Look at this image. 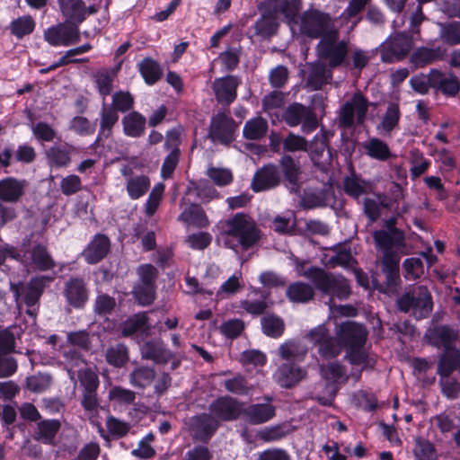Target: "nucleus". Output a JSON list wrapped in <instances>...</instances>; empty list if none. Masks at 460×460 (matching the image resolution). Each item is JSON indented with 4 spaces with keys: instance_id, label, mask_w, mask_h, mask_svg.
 I'll return each instance as SVG.
<instances>
[{
    "instance_id": "obj_1",
    "label": "nucleus",
    "mask_w": 460,
    "mask_h": 460,
    "mask_svg": "<svg viewBox=\"0 0 460 460\" xmlns=\"http://www.w3.org/2000/svg\"><path fill=\"white\" fill-rule=\"evenodd\" d=\"M220 238L226 248L247 251L260 242L261 231L250 215L239 212L220 222Z\"/></svg>"
},
{
    "instance_id": "obj_2",
    "label": "nucleus",
    "mask_w": 460,
    "mask_h": 460,
    "mask_svg": "<svg viewBox=\"0 0 460 460\" xmlns=\"http://www.w3.org/2000/svg\"><path fill=\"white\" fill-rule=\"evenodd\" d=\"M335 334L341 348L346 351L345 358L352 366L375 367L376 360L365 349L368 332L363 324L353 321L343 322L336 325Z\"/></svg>"
},
{
    "instance_id": "obj_3",
    "label": "nucleus",
    "mask_w": 460,
    "mask_h": 460,
    "mask_svg": "<svg viewBox=\"0 0 460 460\" xmlns=\"http://www.w3.org/2000/svg\"><path fill=\"white\" fill-rule=\"evenodd\" d=\"M302 7L301 0H264L258 4L260 18L253 24L254 34L261 39L276 35L279 27V15L288 23L295 21Z\"/></svg>"
},
{
    "instance_id": "obj_4",
    "label": "nucleus",
    "mask_w": 460,
    "mask_h": 460,
    "mask_svg": "<svg viewBox=\"0 0 460 460\" xmlns=\"http://www.w3.org/2000/svg\"><path fill=\"white\" fill-rule=\"evenodd\" d=\"M300 275L309 279L323 295L345 300L351 293L349 282L346 278L327 272L322 268L312 266L303 270Z\"/></svg>"
},
{
    "instance_id": "obj_5",
    "label": "nucleus",
    "mask_w": 460,
    "mask_h": 460,
    "mask_svg": "<svg viewBox=\"0 0 460 460\" xmlns=\"http://www.w3.org/2000/svg\"><path fill=\"white\" fill-rule=\"evenodd\" d=\"M336 20L330 13L317 8H308L296 15L291 23L299 25V31L311 39H322L337 30Z\"/></svg>"
},
{
    "instance_id": "obj_6",
    "label": "nucleus",
    "mask_w": 460,
    "mask_h": 460,
    "mask_svg": "<svg viewBox=\"0 0 460 460\" xmlns=\"http://www.w3.org/2000/svg\"><path fill=\"white\" fill-rule=\"evenodd\" d=\"M11 252L13 256H17V261L24 266L40 271L52 270L56 266L45 243H38L31 239L23 240L21 248L11 250Z\"/></svg>"
},
{
    "instance_id": "obj_7",
    "label": "nucleus",
    "mask_w": 460,
    "mask_h": 460,
    "mask_svg": "<svg viewBox=\"0 0 460 460\" xmlns=\"http://www.w3.org/2000/svg\"><path fill=\"white\" fill-rule=\"evenodd\" d=\"M397 309L402 313L412 312L417 319L429 315L433 308L432 296L425 286L415 287L403 293L396 300Z\"/></svg>"
},
{
    "instance_id": "obj_8",
    "label": "nucleus",
    "mask_w": 460,
    "mask_h": 460,
    "mask_svg": "<svg viewBox=\"0 0 460 460\" xmlns=\"http://www.w3.org/2000/svg\"><path fill=\"white\" fill-rule=\"evenodd\" d=\"M317 56L325 60L331 68L345 64L349 53V42L340 40L339 31L323 37L316 45Z\"/></svg>"
},
{
    "instance_id": "obj_9",
    "label": "nucleus",
    "mask_w": 460,
    "mask_h": 460,
    "mask_svg": "<svg viewBox=\"0 0 460 460\" xmlns=\"http://www.w3.org/2000/svg\"><path fill=\"white\" fill-rule=\"evenodd\" d=\"M46 286V279L39 277L32 279L26 286L21 287L16 284H11L10 289L13 294L15 302L19 300L24 302L27 306L26 314L30 315L33 321L36 320L39 313L40 299L43 294Z\"/></svg>"
},
{
    "instance_id": "obj_10",
    "label": "nucleus",
    "mask_w": 460,
    "mask_h": 460,
    "mask_svg": "<svg viewBox=\"0 0 460 460\" xmlns=\"http://www.w3.org/2000/svg\"><path fill=\"white\" fill-rule=\"evenodd\" d=\"M369 102L360 92L355 93L340 109L339 125L343 128H350L357 123L361 125L367 118Z\"/></svg>"
},
{
    "instance_id": "obj_11",
    "label": "nucleus",
    "mask_w": 460,
    "mask_h": 460,
    "mask_svg": "<svg viewBox=\"0 0 460 460\" xmlns=\"http://www.w3.org/2000/svg\"><path fill=\"white\" fill-rule=\"evenodd\" d=\"M317 352L323 359L336 358L341 351L337 336H332L324 324H320L312 329L306 335Z\"/></svg>"
},
{
    "instance_id": "obj_12",
    "label": "nucleus",
    "mask_w": 460,
    "mask_h": 460,
    "mask_svg": "<svg viewBox=\"0 0 460 460\" xmlns=\"http://www.w3.org/2000/svg\"><path fill=\"white\" fill-rule=\"evenodd\" d=\"M43 38L52 47H67L81 40L79 27L66 21L46 29Z\"/></svg>"
},
{
    "instance_id": "obj_13",
    "label": "nucleus",
    "mask_w": 460,
    "mask_h": 460,
    "mask_svg": "<svg viewBox=\"0 0 460 460\" xmlns=\"http://www.w3.org/2000/svg\"><path fill=\"white\" fill-rule=\"evenodd\" d=\"M243 403L230 395L217 397L208 406L209 414L217 422L234 421L242 416Z\"/></svg>"
},
{
    "instance_id": "obj_14",
    "label": "nucleus",
    "mask_w": 460,
    "mask_h": 460,
    "mask_svg": "<svg viewBox=\"0 0 460 460\" xmlns=\"http://www.w3.org/2000/svg\"><path fill=\"white\" fill-rule=\"evenodd\" d=\"M237 127L232 117L218 111L211 118L208 134L213 141L227 145L234 140Z\"/></svg>"
},
{
    "instance_id": "obj_15",
    "label": "nucleus",
    "mask_w": 460,
    "mask_h": 460,
    "mask_svg": "<svg viewBox=\"0 0 460 460\" xmlns=\"http://www.w3.org/2000/svg\"><path fill=\"white\" fill-rule=\"evenodd\" d=\"M219 428L217 420L209 413L192 416L189 420V432L193 441L207 444Z\"/></svg>"
},
{
    "instance_id": "obj_16",
    "label": "nucleus",
    "mask_w": 460,
    "mask_h": 460,
    "mask_svg": "<svg viewBox=\"0 0 460 460\" xmlns=\"http://www.w3.org/2000/svg\"><path fill=\"white\" fill-rule=\"evenodd\" d=\"M412 45V39L407 33H397L385 43L381 49V59L385 63L400 61L409 54Z\"/></svg>"
},
{
    "instance_id": "obj_17",
    "label": "nucleus",
    "mask_w": 460,
    "mask_h": 460,
    "mask_svg": "<svg viewBox=\"0 0 460 460\" xmlns=\"http://www.w3.org/2000/svg\"><path fill=\"white\" fill-rule=\"evenodd\" d=\"M62 294L68 305L81 310L89 300L90 289L84 279L72 277L64 283Z\"/></svg>"
},
{
    "instance_id": "obj_18",
    "label": "nucleus",
    "mask_w": 460,
    "mask_h": 460,
    "mask_svg": "<svg viewBox=\"0 0 460 460\" xmlns=\"http://www.w3.org/2000/svg\"><path fill=\"white\" fill-rule=\"evenodd\" d=\"M180 144V131L177 128L168 130L165 136L164 148L169 151V154L165 156L161 168V176L164 180L172 178L179 164L181 156Z\"/></svg>"
},
{
    "instance_id": "obj_19",
    "label": "nucleus",
    "mask_w": 460,
    "mask_h": 460,
    "mask_svg": "<svg viewBox=\"0 0 460 460\" xmlns=\"http://www.w3.org/2000/svg\"><path fill=\"white\" fill-rule=\"evenodd\" d=\"M300 198V206L304 209L324 208L335 203V193L332 186L307 187Z\"/></svg>"
},
{
    "instance_id": "obj_20",
    "label": "nucleus",
    "mask_w": 460,
    "mask_h": 460,
    "mask_svg": "<svg viewBox=\"0 0 460 460\" xmlns=\"http://www.w3.org/2000/svg\"><path fill=\"white\" fill-rule=\"evenodd\" d=\"M306 370L293 361L280 364L273 373V380L281 388L290 389L306 376Z\"/></svg>"
},
{
    "instance_id": "obj_21",
    "label": "nucleus",
    "mask_w": 460,
    "mask_h": 460,
    "mask_svg": "<svg viewBox=\"0 0 460 460\" xmlns=\"http://www.w3.org/2000/svg\"><path fill=\"white\" fill-rule=\"evenodd\" d=\"M240 84L238 76L233 75L216 78L212 83V90L217 102L224 106H229L237 97Z\"/></svg>"
},
{
    "instance_id": "obj_22",
    "label": "nucleus",
    "mask_w": 460,
    "mask_h": 460,
    "mask_svg": "<svg viewBox=\"0 0 460 460\" xmlns=\"http://www.w3.org/2000/svg\"><path fill=\"white\" fill-rule=\"evenodd\" d=\"M140 354L143 359L151 360L157 365H165L176 357V353L167 349L161 339L145 341L140 347Z\"/></svg>"
},
{
    "instance_id": "obj_23",
    "label": "nucleus",
    "mask_w": 460,
    "mask_h": 460,
    "mask_svg": "<svg viewBox=\"0 0 460 460\" xmlns=\"http://www.w3.org/2000/svg\"><path fill=\"white\" fill-rule=\"evenodd\" d=\"M372 236L376 248L381 251L383 254H398V251L405 246L403 231H374Z\"/></svg>"
},
{
    "instance_id": "obj_24",
    "label": "nucleus",
    "mask_w": 460,
    "mask_h": 460,
    "mask_svg": "<svg viewBox=\"0 0 460 460\" xmlns=\"http://www.w3.org/2000/svg\"><path fill=\"white\" fill-rule=\"evenodd\" d=\"M280 179L281 175L279 167L269 164L254 173L251 188L255 192L270 190L279 184Z\"/></svg>"
},
{
    "instance_id": "obj_25",
    "label": "nucleus",
    "mask_w": 460,
    "mask_h": 460,
    "mask_svg": "<svg viewBox=\"0 0 460 460\" xmlns=\"http://www.w3.org/2000/svg\"><path fill=\"white\" fill-rule=\"evenodd\" d=\"M267 402L252 403L243 407V419L251 425H260L270 420L276 414V408L270 402L271 397H267Z\"/></svg>"
},
{
    "instance_id": "obj_26",
    "label": "nucleus",
    "mask_w": 460,
    "mask_h": 460,
    "mask_svg": "<svg viewBox=\"0 0 460 460\" xmlns=\"http://www.w3.org/2000/svg\"><path fill=\"white\" fill-rule=\"evenodd\" d=\"M270 293L261 288H254L245 300L240 302V307L252 316L263 314L273 304L270 298Z\"/></svg>"
},
{
    "instance_id": "obj_27",
    "label": "nucleus",
    "mask_w": 460,
    "mask_h": 460,
    "mask_svg": "<svg viewBox=\"0 0 460 460\" xmlns=\"http://www.w3.org/2000/svg\"><path fill=\"white\" fill-rule=\"evenodd\" d=\"M61 429V421L57 419H41L32 429V438L44 445L56 446L57 435Z\"/></svg>"
},
{
    "instance_id": "obj_28",
    "label": "nucleus",
    "mask_w": 460,
    "mask_h": 460,
    "mask_svg": "<svg viewBox=\"0 0 460 460\" xmlns=\"http://www.w3.org/2000/svg\"><path fill=\"white\" fill-rule=\"evenodd\" d=\"M459 332L448 325L435 326L429 334L430 343L437 348H443L444 351L457 349L456 343L458 341Z\"/></svg>"
},
{
    "instance_id": "obj_29",
    "label": "nucleus",
    "mask_w": 460,
    "mask_h": 460,
    "mask_svg": "<svg viewBox=\"0 0 460 460\" xmlns=\"http://www.w3.org/2000/svg\"><path fill=\"white\" fill-rule=\"evenodd\" d=\"M74 147L67 143H55L45 150V158L50 168H66L71 164Z\"/></svg>"
},
{
    "instance_id": "obj_30",
    "label": "nucleus",
    "mask_w": 460,
    "mask_h": 460,
    "mask_svg": "<svg viewBox=\"0 0 460 460\" xmlns=\"http://www.w3.org/2000/svg\"><path fill=\"white\" fill-rule=\"evenodd\" d=\"M110 239L102 234H97L82 252V257L88 264L100 262L110 251Z\"/></svg>"
},
{
    "instance_id": "obj_31",
    "label": "nucleus",
    "mask_w": 460,
    "mask_h": 460,
    "mask_svg": "<svg viewBox=\"0 0 460 460\" xmlns=\"http://www.w3.org/2000/svg\"><path fill=\"white\" fill-rule=\"evenodd\" d=\"M399 262V254H383L381 271L385 275V284L387 291H394L401 283Z\"/></svg>"
},
{
    "instance_id": "obj_32",
    "label": "nucleus",
    "mask_w": 460,
    "mask_h": 460,
    "mask_svg": "<svg viewBox=\"0 0 460 460\" xmlns=\"http://www.w3.org/2000/svg\"><path fill=\"white\" fill-rule=\"evenodd\" d=\"M430 87L447 96H456L460 90V84L452 75L432 69L429 74Z\"/></svg>"
},
{
    "instance_id": "obj_33",
    "label": "nucleus",
    "mask_w": 460,
    "mask_h": 460,
    "mask_svg": "<svg viewBox=\"0 0 460 460\" xmlns=\"http://www.w3.org/2000/svg\"><path fill=\"white\" fill-rule=\"evenodd\" d=\"M279 165L284 175L287 188L291 193L298 194L301 189L299 181V163L292 156L285 155L280 158Z\"/></svg>"
},
{
    "instance_id": "obj_34",
    "label": "nucleus",
    "mask_w": 460,
    "mask_h": 460,
    "mask_svg": "<svg viewBox=\"0 0 460 460\" xmlns=\"http://www.w3.org/2000/svg\"><path fill=\"white\" fill-rule=\"evenodd\" d=\"M28 183L25 180L6 177L0 181V199L14 203L23 196Z\"/></svg>"
},
{
    "instance_id": "obj_35",
    "label": "nucleus",
    "mask_w": 460,
    "mask_h": 460,
    "mask_svg": "<svg viewBox=\"0 0 460 460\" xmlns=\"http://www.w3.org/2000/svg\"><path fill=\"white\" fill-rule=\"evenodd\" d=\"M58 3L66 22L79 27L85 21L83 0H58Z\"/></svg>"
},
{
    "instance_id": "obj_36",
    "label": "nucleus",
    "mask_w": 460,
    "mask_h": 460,
    "mask_svg": "<svg viewBox=\"0 0 460 460\" xmlns=\"http://www.w3.org/2000/svg\"><path fill=\"white\" fill-rule=\"evenodd\" d=\"M123 133L129 137H141L146 131V119L138 111H131L121 119Z\"/></svg>"
},
{
    "instance_id": "obj_37",
    "label": "nucleus",
    "mask_w": 460,
    "mask_h": 460,
    "mask_svg": "<svg viewBox=\"0 0 460 460\" xmlns=\"http://www.w3.org/2000/svg\"><path fill=\"white\" fill-rule=\"evenodd\" d=\"M156 377V372L153 367L137 365L128 375V382L132 387L145 390L149 387Z\"/></svg>"
},
{
    "instance_id": "obj_38",
    "label": "nucleus",
    "mask_w": 460,
    "mask_h": 460,
    "mask_svg": "<svg viewBox=\"0 0 460 460\" xmlns=\"http://www.w3.org/2000/svg\"><path fill=\"white\" fill-rule=\"evenodd\" d=\"M119 69L120 66L118 65L114 67H102L94 73L93 79L96 84V88L100 95H102L103 98L111 93L113 89V82L117 77Z\"/></svg>"
},
{
    "instance_id": "obj_39",
    "label": "nucleus",
    "mask_w": 460,
    "mask_h": 460,
    "mask_svg": "<svg viewBox=\"0 0 460 460\" xmlns=\"http://www.w3.org/2000/svg\"><path fill=\"white\" fill-rule=\"evenodd\" d=\"M119 121V114L115 109L110 108L103 103L100 112V128L95 142L107 139L112 135V128Z\"/></svg>"
},
{
    "instance_id": "obj_40",
    "label": "nucleus",
    "mask_w": 460,
    "mask_h": 460,
    "mask_svg": "<svg viewBox=\"0 0 460 460\" xmlns=\"http://www.w3.org/2000/svg\"><path fill=\"white\" fill-rule=\"evenodd\" d=\"M178 220L199 228L207 227L209 225L204 209L199 205L194 203L183 208L178 217Z\"/></svg>"
},
{
    "instance_id": "obj_41",
    "label": "nucleus",
    "mask_w": 460,
    "mask_h": 460,
    "mask_svg": "<svg viewBox=\"0 0 460 460\" xmlns=\"http://www.w3.org/2000/svg\"><path fill=\"white\" fill-rule=\"evenodd\" d=\"M363 148L367 156L372 159L385 162L394 157L389 146L378 137H371L363 144Z\"/></svg>"
},
{
    "instance_id": "obj_42",
    "label": "nucleus",
    "mask_w": 460,
    "mask_h": 460,
    "mask_svg": "<svg viewBox=\"0 0 460 460\" xmlns=\"http://www.w3.org/2000/svg\"><path fill=\"white\" fill-rule=\"evenodd\" d=\"M445 49L440 47L417 49L411 57V64L416 67H423L443 58Z\"/></svg>"
},
{
    "instance_id": "obj_43",
    "label": "nucleus",
    "mask_w": 460,
    "mask_h": 460,
    "mask_svg": "<svg viewBox=\"0 0 460 460\" xmlns=\"http://www.w3.org/2000/svg\"><path fill=\"white\" fill-rule=\"evenodd\" d=\"M137 69L145 83L154 85L163 77L164 72L160 64L152 58H145L137 64Z\"/></svg>"
},
{
    "instance_id": "obj_44",
    "label": "nucleus",
    "mask_w": 460,
    "mask_h": 460,
    "mask_svg": "<svg viewBox=\"0 0 460 460\" xmlns=\"http://www.w3.org/2000/svg\"><path fill=\"white\" fill-rule=\"evenodd\" d=\"M261 326L262 333L272 339L280 338L286 329L284 320L274 314H264L261 318Z\"/></svg>"
},
{
    "instance_id": "obj_45",
    "label": "nucleus",
    "mask_w": 460,
    "mask_h": 460,
    "mask_svg": "<svg viewBox=\"0 0 460 460\" xmlns=\"http://www.w3.org/2000/svg\"><path fill=\"white\" fill-rule=\"evenodd\" d=\"M268 122L262 117H255L247 120L243 128V137L249 140H259L266 136Z\"/></svg>"
},
{
    "instance_id": "obj_46",
    "label": "nucleus",
    "mask_w": 460,
    "mask_h": 460,
    "mask_svg": "<svg viewBox=\"0 0 460 460\" xmlns=\"http://www.w3.org/2000/svg\"><path fill=\"white\" fill-rule=\"evenodd\" d=\"M23 330L21 326L11 325L0 331V354H8L14 350L15 341L21 339Z\"/></svg>"
},
{
    "instance_id": "obj_47",
    "label": "nucleus",
    "mask_w": 460,
    "mask_h": 460,
    "mask_svg": "<svg viewBox=\"0 0 460 460\" xmlns=\"http://www.w3.org/2000/svg\"><path fill=\"white\" fill-rule=\"evenodd\" d=\"M150 179L148 176L141 174L135 177H129L126 180V190L131 199H138L143 197L150 188Z\"/></svg>"
},
{
    "instance_id": "obj_48",
    "label": "nucleus",
    "mask_w": 460,
    "mask_h": 460,
    "mask_svg": "<svg viewBox=\"0 0 460 460\" xmlns=\"http://www.w3.org/2000/svg\"><path fill=\"white\" fill-rule=\"evenodd\" d=\"M459 350L454 349L449 352L444 351L439 357L437 373L440 377H448L458 368L459 366Z\"/></svg>"
},
{
    "instance_id": "obj_49",
    "label": "nucleus",
    "mask_w": 460,
    "mask_h": 460,
    "mask_svg": "<svg viewBox=\"0 0 460 460\" xmlns=\"http://www.w3.org/2000/svg\"><path fill=\"white\" fill-rule=\"evenodd\" d=\"M36 22L31 15H22L13 20L9 24V30L12 35L16 39L22 40L35 30Z\"/></svg>"
},
{
    "instance_id": "obj_50",
    "label": "nucleus",
    "mask_w": 460,
    "mask_h": 460,
    "mask_svg": "<svg viewBox=\"0 0 460 460\" xmlns=\"http://www.w3.org/2000/svg\"><path fill=\"white\" fill-rule=\"evenodd\" d=\"M332 78L331 73L322 65L314 66L307 75L305 85L311 91H317L327 84Z\"/></svg>"
},
{
    "instance_id": "obj_51",
    "label": "nucleus",
    "mask_w": 460,
    "mask_h": 460,
    "mask_svg": "<svg viewBox=\"0 0 460 460\" xmlns=\"http://www.w3.org/2000/svg\"><path fill=\"white\" fill-rule=\"evenodd\" d=\"M287 296L293 302L306 303L313 299L314 291L311 285L297 281L288 286Z\"/></svg>"
},
{
    "instance_id": "obj_52",
    "label": "nucleus",
    "mask_w": 460,
    "mask_h": 460,
    "mask_svg": "<svg viewBox=\"0 0 460 460\" xmlns=\"http://www.w3.org/2000/svg\"><path fill=\"white\" fill-rule=\"evenodd\" d=\"M105 358L109 365L122 367L129 360L128 349L123 343H117L107 349Z\"/></svg>"
},
{
    "instance_id": "obj_53",
    "label": "nucleus",
    "mask_w": 460,
    "mask_h": 460,
    "mask_svg": "<svg viewBox=\"0 0 460 460\" xmlns=\"http://www.w3.org/2000/svg\"><path fill=\"white\" fill-rule=\"evenodd\" d=\"M401 111L398 103L389 102L385 113L377 128L390 134L399 124Z\"/></svg>"
},
{
    "instance_id": "obj_54",
    "label": "nucleus",
    "mask_w": 460,
    "mask_h": 460,
    "mask_svg": "<svg viewBox=\"0 0 460 460\" xmlns=\"http://www.w3.org/2000/svg\"><path fill=\"white\" fill-rule=\"evenodd\" d=\"M327 148L326 138L323 135L316 134L310 144L307 143V150L310 153L311 160L319 168H323L324 164L322 158Z\"/></svg>"
},
{
    "instance_id": "obj_55",
    "label": "nucleus",
    "mask_w": 460,
    "mask_h": 460,
    "mask_svg": "<svg viewBox=\"0 0 460 460\" xmlns=\"http://www.w3.org/2000/svg\"><path fill=\"white\" fill-rule=\"evenodd\" d=\"M321 374L323 378L334 383L346 382L348 375L345 366L340 362H330L321 367Z\"/></svg>"
},
{
    "instance_id": "obj_56",
    "label": "nucleus",
    "mask_w": 460,
    "mask_h": 460,
    "mask_svg": "<svg viewBox=\"0 0 460 460\" xmlns=\"http://www.w3.org/2000/svg\"><path fill=\"white\" fill-rule=\"evenodd\" d=\"M225 389L234 394L246 396L252 392V386L249 385L245 376L237 374L234 377L226 379L223 382Z\"/></svg>"
},
{
    "instance_id": "obj_57",
    "label": "nucleus",
    "mask_w": 460,
    "mask_h": 460,
    "mask_svg": "<svg viewBox=\"0 0 460 460\" xmlns=\"http://www.w3.org/2000/svg\"><path fill=\"white\" fill-rule=\"evenodd\" d=\"M117 305L116 299L108 294H98L93 303V312L100 317H107L111 314Z\"/></svg>"
},
{
    "instance_id": "obj_58",
    "label": "nucleus",
    "mask_w": 460,
    "mask_h": 460,
    "mask_svg": "<svg viewBox=\"0 0 460 460\" xmlns=\"http://www.w3.org/2000/svg\"><path fill=\"white\" fill-rule=\"evenodd\" d=\"M306 349L295 341H288L282 343L278 349V354L287 361L302 358L306 354Z\"/></svg>"
},
{
    "instance_id": "obj_59",
    "label": "nucleus",
    "mask_w": 460,
    "mask_h": 460,
    "mask_svg": "<svg viewBox=\"0 0 460 460\" xmlns=\"http://www.w3.org/2000/svg\"><path fill=\"white\" fill-rule=\"evenodd\" d=\"M156 288V285L134 284L131 293L139 305H150L155 299Z\"/></svg>"
},
{
    "instance_id": "obj_60",
    "label": "nucleus",
    "mask_w": 460,
    "mask_h": 460,
    "mask_svg": "<svg viewBox=\"0 0 460 460\" xmlns=\"http://www.w3.org/2000/svg\"><path fill=\"white\" fill-rule=\"evenodd\" d=\"M404 278L408 280H417L420 279L425 272L424 263L420 258H407L402 262Z\"/></svg>"
},
{
    "instance_id": "obj_61",
    "label": "nucleus",
    "mask_w": 460,
    "mask_h": 460,
    "mask_svg": "<svg viewBox=\"0 0 460 460\" xmlns=\"http://www.w3.org/2000/svg\"><path fill=\"white\" fill-rule=\"evenodd\" d=\"M310 110L297 102L290 104L283 113L284 121L290 127L299 125Z\"/></svg>"
},
{
    "instance_id": "obj_62",
    "label": "nucleus",
    "mask_w": 460,
    "mask_h": 460,
    "mask_svg": "<svg viewBox=\"0 0 460 460\" xmlns=\"http://www.w3.org/2000/svg\"><path fill=\"white\" fill-rule=\"evenodd\" d=\"M413 455L416 460H438V454L434 445L428 439L417 438Z\"/></svg>"
},
{
    "instance_id": "obj_63",
    "label": "nucleus",
    "mask_w": 460,
    "mask_h": 460,
    "mask_svg": "<svg viewBox=\"0 0 460 460\" xmlns=\"http://www.w3.org/2000/svg\"><path fill=\"white\" fill-rule=\"evenodd\" d=\"M241 55V48L229 47L219 54L218 59L226 71L232 72L238 67Z\"/></svg>"
},
{
    "instance_id": "obj_64",
    "label": "nucleus",
    "mask_w": 460,
    "mask_h": 460,
    "mask_svg": "<svg viewBox=\"0 0 460 460\" xmlns=\"http://www.w3.org/2000/svg\"><path fill=\"white\" fill-rule=\"evenodd\" d=\"M135 99L129 92L118 91L112 95V103L110 108L115 109L116 112L131 111L134 108Z\"/></svg>"
}]
</instances>
